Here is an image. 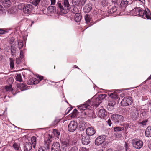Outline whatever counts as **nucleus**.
Masks as SVG:
<instances>
[{
  "instance_id": "ddd939ff",
  "label": "nucleus",
  "mask_w": 151,
  "mask_h": 151,
  "mask_svg": "<svg viewBox=\"0 0 151 151\" xmlns=\"http://www.w3.org/2000/svg\"><path fill=\"white\" fill-rule=\"evenodd\" d=\"M90 100L91 101L92 106L95 108H96L101 103V101L97 100V97H94Z\"/></svg>"
},
{
  "instance_id": "a19ab883",
  "label": "nucleus",
  "mask_w": 151,
  "mask_h": 151,
  "mask_svg": "<svg viewBox=\"0 0 151 151\" xmlns=\"http://www.w3.org/2000/svg\"><path fill=\"white\" fill-rule=\"evenodd\" d=\"M60 119L58 118H56L54 121L52 123V124L53 126L56 125L60 121Z\"/></svg>"
},
{
  "instance_id": "49530a36",
  "label": "nucleus",
  "mask_w": 151,
  "mask_h": 151,
  "mask_svg": "<svg viewBox=\"0 0 151 151\" xmlns=\"http://www.w3.org/2000/svg\"><path fill=\"white\" fill-rule=\"evenodd\" d=\"M148 122V120L147 119H146L145 120L143 121L142 122H141L142 124L143 125H145L146 123Z\"/></svg>"
},
{
  "instance_id": "79ce46f5",
  "label": "nucleus",
  "mask_w": 151,
  "mask_h": 151,
  "mask_svg": "<svg viewBox=\"0 0 151 151\" xmlns=\"http://www.w3.org/2000/svg\"><path fill=\"white\" fill-rule=\"evenodd\" d=\"M40 1L41 0H33L32 2V3L35 6H36L39 3Z\"/></svg>"
},
{
  "instance_id": "20e7f679",
  "label": "nucleus",
  "mask_w": 151,
  "mask_h": 151,
  "mask_svg": "<svg viewBox=\"0 0 151 151\" xmlns=\"http://www.w3.org/2000/svg\"><path fill=\"white\" fill-rule=\"evenodd\" d=\"M111 118L116 124L123 122L124 120V118L122 116L117 114H114L112 115Z\"/></svg>"
},
{
  "instance_id": "ea45409f",
  "label": "nucleus",
  "mask_w": 151,
  "mask_h": 151,
  "mask_svg": "<svg viewBox=\"0 0 151 151\" xmlns=\"http://www.w3.org/2000/svg\"><path fill=\"white\" fill-rule=\"evenodd\" d=\"M8 32V30L6 29H0V34L3 35Z\"/></svg>"
},
{
  "instance_id": "a211bd4d",
  "label": "nucleus",
  "mask_w": 151,
  "mask_h": 151,
  "mask_svg": "<svg viewBox=\"0 0 151 151\" xmlns=\"http://www.w3.org/2000/svg\"><path fill=\"white\" fill-rule=\"evenodd\" d=\"M86 0H72V3L73 5L78 6L79 4L83 5Z\"/></svg>"
},
{
  "instance_id": "cd10ccee",
  "label": "nucleus",
  "mask_w": 151,
  "mask_h": 151,
  "mask_svg": "<svg viewBox=\"0 0 151 151\" xmlns=\"http://www.w3.org/2000/svg\"><path fill=\"white\" fill-rule=\"evenodd\" d=\"M109 96L113 99H118L119 97L118 92L116 91L110 95Z\"/></svg>"
},
{
  "instance_id": "7ed1b4c3",
  "label": "nucleus",
  "mask_w": 151,
  "mask_h": 151,
  "mask_svg": "<svg viewBox=\"0 0 151 151\" xmlns=\"http://www.w3.org/2000/svg\"><path fill=\"white\" fill-rule=\"evenodd\" d=\"M133 102V100L131 97L127 96L124 97L121 102V104L123 106H126L131 105Z\"/></svg>"
},
{
  "instance_id": "f257e3e1",
  "label": "nucleus",
  "mask_w": 151,
  "mask_h": 151,
  "mask_svg": "<svg viewBox=\"0 0 151 151\" xmlns=\"http://www.w3.org/2000/svg\"><path fill=\"white\" fill-rule=\"evenodd\" d=\"M130 12L132 16L139 15L144 19H151V14L148 8L145 10H141L138 8H135Z\"/></svg>"
},
{
  "instance_id": "c85d7f7f",
  "label": "nucleus",
  "mask_w": 151,
  "mask_h": 151,
  "mask_svg": "<svg viewBox=\"0 0 151 151\" xmlns=\"http://www.w3.org/2000/svg\"><path fill=\"white\" fill-rule=\"evenodd\" d=\"M31 141L33 144V147L35 148V147L36 144V138L35 136L32 137L31 138Z\"/></svg>"
},
{
  "instance_id": "423d86ee",
  "label": "nucleus",
  "mask_w": 151,
  "mask_h": 151,
  "mask_svg": "<svg viewBox=\"0 0 151 151\" xmlns=\"http://www.w3.org/2000/svg\"><path fill=\"white\" fill-rule=\"evenodd\" d=\"M78 127V124L76 122L71 121L68 126V130L70 132H73L76 130Z\"/></svg>"
},
{
  "instance_id": "052dcab7",
  "label": "nucleus",
  "mask_w": 151,
  "mask_h": 151,
  "mask_svg": "<svg viewBox=\"0 0 151 151\" xmlns=\"http://www.w3.org/2000/svg\"><path fill=\"white\" fill-rule=\"evenodd\" d=\"M107 151H112V150L111 149H108L107 150Z\"/></svg>"
},
{
  "instance_id": "5701e85b",
  "label": "nucleus",
  "mask_w": 151,
  "mask_h": 151,
  "mask_svg": "<svg viewBox=\"0 0 151 151\" xmlns=\"http://www.w3.org/2000/svg\"><path fill=\"white\" fill-rule=\"evenodd\" d=\"M5 90L6 94L9 93H13V89L12 85L6 86L5 87Z\"/></svg>"
},
{
  "instance_id": "2eb2a0df",
  "label": "nucleus",
  "mask_w": 151,
  "mask_h": 151,
  "mask_svg": "<svg viewBox=\"0 0 151 151\" xmlns=\"http://www.w3.org/2000/svg\"><path fill=\"white\" fill-rule=\"evenodd\" d=\"M32 145L31 143L29 142H27L23 145L24 151H32Z\"/></svg>"
},
{
  "instance_id": "c756f323",
  "label": "nucleus",
  "mask_w": 151,
  "mask_h": 151,
  "mask_svg": "<svg viewBox=\"0 0 151 151\" xmlns=\"http://www.w3.org/2000/svg\"><path fill=\"white\" fill-rule=\"evenodd\" d=\"M106 96V95L105 94H101L98 97H97V100L101 101L104 99Z\"/></svg>"
},
{
  "instance_id": "f8f14e48",
  "label": "nucleus",
  "mask_w": 151,
  "mask_h": 151,
  "mask_svg": "<svg viewBox=\"0 0 151 151\" xmlns=\"http://www.w3.org/2000/svg\"><path fill=\"white\" fill-rule=\"evenodd\" d=\"M106 138L105 135L100 136L96 138L95 141V144L96 145H99L102 144Z\"/></svg>"
},
{
  "instance_id": "4be33fe9",
  "label": "nucleus",
  "mask_w": 151,
  "mask_h": 151,
  "mask_svg": "<svg viewBox=\"0 0 151 151\" xmlns=\"http://www.w3.org/2000/svg\"><path fill=\"white\" fill-rule=\"evenodd\" d=\"M0 1L5 8H8L10 5L11 2L10 0H0Z\"/></svg>"
},
{
  "instance_id": "774afa93",
  "label": "nucleus",
  "mask_w": 151,
  "mask_h": 151,
  "mask_svg": "<svg viewBox=\"0 0 151 151\" xmlns=\"http://www.w3.org/2000/svg\"><path fill=\"white\" fill-rule=\"evenodd\" d=\"M63 98H64V99H65V96H63Z\"/></svg>"
},
{
  "instance_id": "e2e57ef3",
  "label": "nucleus",
  "mask_w": 151,
  "mask_h": 151,
  "mask_svg": "<svg viewBox=\"0 0 151 151\" xmlns=\"http://www.w3.org/2000/svg\"><path fill=\"white\" fill-rule=\"evenodd\" d=\"M98 151H103V150L101 149H100L98 150Z\"/></svg>"
},
{
  "instance_id": "f03ea898",
  "label": "nucleus",
  "mask_w": 151,
  "mask_h": 151,
  "mask_svg": "<svg viewBox=\"0 0 151 151\" xmlns=\"http://www.w3.org/2000/svg\"><path fill=\"white\" fill-rule=\"evenodd\" d=\"M57 5L58 10H60L61 14L67 13L70 8L68 0H64L63 2L62 3L59 2Z\"/></svg>"
},
{
  "instance_id": "2f4dec72",
  "label": "nucleus",
  "mask_w": 151,
  "mask_h": 151,
  "mask_svg": "<svg viewBox=\"0 0 151 151\" xmlns=\"http://www.w3.org/2000/svg\"><path fill=\"white\" fill-rule=\"evenodd\" d=\"M116 104V102L113 100L109 101L107 106V108H109L110 107H113Z\"/></svg>"
},
{
  "instance_id": "bb28decb",
  "label": "nucleus",
  "mask_w": 151,
  "mask_h": 151,
  "mask_svg": "<svg viewBox=\"0 0 151 151\" xmlns=\"http://www.w3.org/2000/svg\"><path fill=\"white\" fill-rule=\"evenodd\" d=\"M85 19L86 22L87 24L92 22V20L91 18L89 15L86 14L85 16Z\"/></svg>"
},
{
  "instance_id": "09e8293b",
  "label": "nucleus",
  "mask_w": 151,
  "mask_h": 151,
  "mask_svg": "<svg viewBox=\"0 0 151 151\" xmlns=\"http://www.w3.org/2000/svg\"><path fill=\"white\" fill-rule=\"evenodd\" d=\"M20 57L21 58H23V52L22 51H20Z\"/></svg>"
},
{
  "instance_id": "1a4fd4ad",
  "label": "nucleus",
  "mask_w": 151,
  "mask_h": 151,
  "mask_svg": "<svg viewBox=\"0 0 151 151\" xmlns=\"http://www.w3.org/2000/svg\"><path fill=\"white\" fill-rule=\"evenodd\" d=\"M132 144L133 147L137 149H140L143 145V142L139 139L133 140Z\"/></svg>"
},
{
  "instance_id": "7c9ffc66",
  "label": "nucleus",
  "mask_w": 151,
  "mask_h": 151,
  "mask_svg": "<svg viewBox=\"0 0 151 151\" xmlns=\"http://www.w3.org/2000/svg\"><path fill=\"white\" fill-rule=\"evenodd\" d=\"M148 114V113L146 109H142L141 111L140 115L141 116L145 117H146Z\"/></svg>"
},
{
  "instance_id": "c9c22d12",
  "label": "nucleus",
  "mask_w": 151,
  "mask_h": 151,
  "mask_svg": "<svg viewBox=\"0 0 151 151\" xmlns=\"http://www.w3.org/2000/svg\"><path fill=\"white\" fill-rule=\"evenodd\" d=\"M53 134L56 137H58V136H59L60 134V132H59L58 131V130L56 129H53Z\"/></svg>"
},
{
  "instance_id": "72a5a7b5",
  "label": "nucleus",
  "mask_w": 151,
  "mask_h": 151,
  "mask_svg": "<svg viewBox=\"0 0 151 151\" xmlns=\"http://www.w3.org/2000/svg\"><path fill=\"white\" fill-rule=\"evenodd\" d=\"M77 113V110L76 109H75L73 111L71 114V116L73 118L76 117L78 114Z\"/></svg>"
},
{
  "instance_id": "9b49d317",
  "label": "nucleus",
  "mask_w": 151,
  "mask_h": 151,
  "mask_svg": "<svg viewBox=\"0 0 151 151\" xmlns=\"http://www.w3.org/2000/svg\"><path fill=\"white\" fill-rule=\"evenodd\" d=\"M73 12L74 14H76L75 17V20L77 22H79L81 20V16L79 13H78V11L77 9L75 7H73Z\"/></svg>"
},
{
  "instance_id": "aec40b11",
  "label": "nucleus",
  "mask_w": 151,
  "mask_h": 151,
  "mask_svg": "<svg viewBox=\"0 0 151 151\" xmlns=\"http://www.w3.org/2000/svg\"><path fill=\"white\" fill-rule=\"evenodd\" d=\"M81 141L83 144L87 145L90 142V138L88 137H86V136L82 135Z\"/></svg>"
},
{
  "instance_id": "8fccbe9b",
  "label": "nucleus",
  "mask_w": 151,
  "mask_h": 151,
  "mask_svg": "<svg viewBox=\"0 0 151 151\" xmlns=\"http://www.w3.org/2000/svg\"><path fill=\"white\" fill-rule=\"evenodd\" d=\"M51 5H54L55 3L56 0H50Z\"/></svg>"
},
{
  "instance_id": "e433bc0d",
  "label": "nucleus",
  "mask_w": 151,
  "mask_h": 151,
  "mask_svg": "<svg viewBox=\"0 0 151 151\" xmlns=\"http://www.w3.org/2000/svg\"><path fill=\"white\" fill-rule=\"evenodd\" d=\"M117 9V7L115 6L110 9L109 11V13L111 14L114 13L115 12Z\"/></svg>"
},
{
  "instance_id": "4d7b16f0",
  "label": "nucleus",
  "mask_w": 151,
  "mask_h": 151,
  "mask_svg": "<svg viewBox=\"0 0 151 151\" xmlns=\"http://www.w3.org/2000/svg\"><path fill=\"white\" fill-rule=\"evenodd\" d=\"M74 68H77L79 69V68H78V67L76 65H74Z\"/></svg>"
},
{
  "instance_id": "3c124183",
  "label": "nucleus",
  "mask_w": 151,
  "mask_h": 151,
  "mask_svg": "<svg viewBox=\"0 0 151 151\" xmlns=\"http://www.w3.org/2000/svg\"><path fill=\"white\" fill-rule=\"evenodd\" d=\"M14 40L13 38H12V39H10L9 42V43L10 44H12L14 42Z\"/></svg>"
},
{
  "instance_id": "f704fd0d",
  "label": "nucleus",
  "mask_w": 151,
  "mask_h": 151,
  "mask_svg": "<svg viewBox=\"0 0 151 151\" xmlns=\"http://www.w3.org/2000/svg\"><path fill=\"white\" fill-rule=\"evenodd\" d=\"M11 54L12 55H14L16 53V48L14 46H12L11 47Z\"/></svg>"
},
{
  "instance_id": "473e14b6",
  "label": "nucleus",
  "mask_w": 151,
  "mask_h": 151,
  "mask_svg": "<svg viewBox=\"0 0 151 151\" xmlns=\"http://www.w3.org/2000/svg\"><path fill=\"white\" fill-rule=\"evenodd\" d=\"M128 3L127 0H122L120 3V5L122 6H126Z\"/></svg>"
},
{
  "instance_id": "13d9d810",
  "label": "nucleus",
  "mask_w": 151,
  "mask_h": 151,
  "mask_svg": "<svg viewBox=\"0 0 151 151\" xmlns=\"http://www.w3.org/2000/svg\"><path fill=\"white\" fill-rule=\"evenodd\" d=\"M150 79H151V75L149 76V77L147 78V80Z\"/></svg>"
},
{
  "instance_id": "b1692460",
  "label": "nucleus",
  "mask_w": 151,
  "mask_h": 151,
  "mask_svg": "<svg viewBox=\"0 0 151 151\" xmlns=\"http://www.w3.org/2000/svg\"><path fill=\"white\" fill-rule=\"evenodd\" d=\"M145 135L147 137H151V126H148L146 129Z\"/></svg>"
},
{
  "instance_id": "864d4df0",
  "label": "nucleus",
  "mask_w": 151,
  "mask_h": 151,
  "mask_svg": "<svg viewBox=\"0 0 151 151\" xmlns=\"http://www.w3.org/2000/svg\"><path fill=\"white\" fill-rule=\"evenodd\" d=\"M148 147L151 150V141L149 142L148 144Z\"/></svg>"
},
{
  "instance_id": "bf43d9fd",
  "label": "nucleus",
  "mask_w": 151,
  "mask_h": 151,
  "mask_svg": "<svg viewBox=\"0 0 151 151\" xmlns=\"http://www.w3.org/2000/svg\"><path fill=\"white\" fill-rule=\"evenodd\" d=\"M82 150L83 151H86V148H82Z\"/></svg>"
},
{
  "instance_id": "a878e982",
  "label": "nucleus",
  "mask_w": 151,
  "mask_h": 151,
  "mask_svg": "<svg viewBox=\"0 0 151 151\" xmlns=\"http://www.w3.org/2000/svg\"><path fill=\"white\" fill-rule=\"evenodd\" d=\"M26 85L22 83H19L17 84V87L20 89L21 90H27L26 88Z\"/></svg>"
},
{
  "instance_id": "6e6d98bb",
  "label": "nucleus",
  "mask_w": 151,
  "mask_h": 151,
  "mask_svg": "<svg viewBox=\"0 0 151 151\" xmlns=\"http://www.w3.org/2000/svg\"><path fill=\"white\" fill-rule=\"evenodd\" d=\"M139 1H141L143 4L145 2V0H138Z\"/></svg>"
},
{
  "instance_id": "6e6552de",
  "label": "nucleus",
  "mask_w": 151,
  "mask_h": 151,
  "mask_svg": "<svg viewBox=\"0 0 151 151\" xmlns=\"http://www.w3.org/2000/svg\"><path fill=\"white\" fill-rule=\"evenodd\" d=\"M37 77L39 78L40 81L35 78H33L32 79L29 80L27 82L28 84L33 85L37 84L40 81H41L43 78V76L39 75L37 76Z\"/></svg>"
},
{
  "instance_id": "9d476101",
  "label": "nucleus",
  "mask_w": 151,
  "mask_h": 151,
  "mask_svg": "<svg viewBox=\"0 0 151 151\" xmlns=\"http://www.w3.org/2000/svg\"><path fill=\"white\" fill-rule=\"evenodd\" d=\"M91 106L92 105L90 100H88L86 101L85 104H82L78 107L80 110H84L87 109H89Z\"/></svg>"
},
{
  "instance_id": "5fc2aeb1",
  "label": "nucleus",
  "mask_w": 151,
  "mask_h": 151,
  "mask_svg": "<svg viewBox=\"0 0 151 151\" xmlns=\"http://www.w3.org/2000/svg\"><path fill=\"white\" fill-rule=\"evenodd\" d=\"M112 2L114 3H116L117 2L118 0H111Z\"/></svg>"
},
{
  "instance_id": "69168bd1",
  "label": "nucleus",
  "mask_w": 151,
  "mask_h": 151,
  "mask_svg": "<svg viewBox=\"0 0 151 151\" xmlns=\"http://www.w3.org/2000/svg\"><path fill=\"white\" fill-rule=\"evenodd\" d=\"M106 4L105 3H104V5H105H105H106Z\"/></svg>"
},
{
  "instance_id": "0eeeda50",
  "label": "nucleus",
  "mask_w": 151,
  "mask_h": 151,
  "mask_svg": "<svg viewBox=\"0 0 151 151\" xmlns=\"http://www.w3.org/2000/svg\"><path fill=\"white\" fill-rule=\"evenodd\" d=\"M51 141L49 138L45 140V145L46 147H40L38 149V151H47L50 148Z\"/></svg>"
},
{
  "instance_id": "a18cd8bd",
  "label": "nucleus",
  "mask_w": 151,
  "mask_h": 151,
  "mask_svg": "<svg viewBox=\"0 0 151 151\" xmlns=\"http://www.w3.org/2000/svg\"><path fill=\"white\" fill-rule=\"evenodd\" d=\"M4 8L2 6L0 5V14H2L4 11Z\"/></svg>"
},
{
  "instance_id": "c03bdc74",
  "label": "nucleus",
  "mask_w": 151,
  "mask_h": 151,
  "mask_svg": "<svg viewBox=\"0 0 151 151\" xmlns=\"http://www.w3.org/2000/svg\"><path fill=\"white\" fill-rule=\"evenodd\" d=\"M22 58L19 57L16 59V62L17 64H19L21 62V59Z\"/></svg>"
},
{
  "instance_id": "f3484780",
  "label": "nucleus",
  "mask_w": 151,
  "mask_h": 151,
  "mask_svg": "<svg viewBox=\"0 0 151 151\" xmlns=\"http://www.w3.org/2000/svg\"><path fill=\"white\" fill-rule=\"evenodd\" d=\"M107 115L106 111L104 109H101L99 111L98 115L101 118H104Z\"/></svg>"
},
{
  "instance_id": "393cba45",
  "label": "nucleus",
  "mask_w": 151,
  "mask_h": 151,
  "mask_svg": "<svg viewBox=\"0 0 151 151\" xmlns=\"http://www.w3.org/2000/svg\"><path fill=\"white\" fill-rule=\"evenodd\" d=\"M13 147L16 151H21L20 144L19 143H14L13 145Z\"/></svg>"
},
{
  "instance_id": "603ef678",
  "label": "nucleus",
  "mask_w": 151,
  "mask_h": 151,
  "mask_svg": "<svg viewBox=\"0 0 151 151\" xmlns=\"http://www.w3.org/2000/svg\"><path fill=\"white\" fill-rule=\"evenodd\" d=\"M72 108H71V107H70V108H67V110H66V112L67 113V114H68L69 112L72 109Z\"/></svg>"
},
{
  "instance_id": "680f3d73",
  "label": "nucleus",
  "mask_w": 151,
  "mask_h": 151,
  "mask_svg": "<svg viewBox=\"0 0 151 151\" xmlns=\"http://www.w3.org/2000/svg\"><path fill=\"white\" fill-rule=\"evenodd\" d=\"M104 1L106 2V1L105 0H103L102 1V3H103Z\"/></svg>"
},
{
  "instance_id": "412c9836",
  "label": "nucleus",
  "mask_w": 151,
  "mask_h": 151,
  "mask_svg": "<svg viewBox=\"0 0 151 151\" xmlns=\"http://www.w3.org/2000/svg\"><path fill=\"white\" fill-rule=\"evenodd\" d=\"M92 9V4L91 3H88L86 4L83 8V12L86 13H88Z\"/></svg>"
},
{
  "instance_id": "4468645a",
  "label": "nucleus",
  "mask_w": 151,
  "mask_h": 151,
  "mask_svg": "<svg viewBox=\"0 0 151 151\" xmlns=\"http://www.w3.org/2000/svg\"><path fill=\"white\" fill-rule=\"evenodd\" d=\"M96 131L92 127H90L86 128V133L89 136L93 135L95 134Z\"/></svg>"
},
{
  "instance_id": "39448f33",
  "label": "nucleus",
  "mask_w": 151,
  "mask_h": 151,
  "mask_svg": "<svg viewBox=\"0 0 151 151\" xmlns=\"http://www.w3.org/2000/svg\"><path fill=\"white\" fill-rule=\"evenodd\" d=\"M22 10L25 14H29L32 12L34 9L32 5L30 4H27L24 5Z\"/></svg>"
},
{
  "instance_id": "4c0bfd02",
  "label": "nucleus",
  "mask_w": 151,
  "mask_h": 151,
  "mask_svg": "<svg viewBox=\"0 0 151 151\" xmlns=\"http://www.w3.org/2000/svg\"><path fill=\"white\" fill-rule=\"evenodd\" d=\"M16 78L17 81L21 82L22 80V78L20 74H17L16 76Z\"/></svg>"
},
{
  "instance_id": "37998d69",
  "label": "nucleus",
  "mask_w": 151,
  "mask_h": 151,
  "mask_svg": "<svg viewBox=\"0 0 151 151\" xmlns=\"http://www.w3.org/2000/svg\"><path fill=\"white\" fill-rule=\"evenodd\" d=\"M14 60L12 59H10V65L11 68H13L14 67Z\"/></svg>"
},
{
  "instance_id": "58836bf2",
  "label": "nucleus",
  "mask_w": 151,
  "mask_h": 151,
  "mask_svg": "<svg viewBox=\"0 0 151 151\" xmlns=\"http://www.w3.org/2000/svg\"><path fill=\"white\" fill-rule=\"evenodd\" d=\"M124 130V128L122 127H115L114 128V131H120Z\"/></svg>"
},
{
  "instance_id": "de8ad7c7",
  "label": "nucleus",
  "mask_w": 151,
  "mask_h": 151,
  "mask_svg": "<svg viewBox=\"0 0 151 151\" xmlns=\"http://www.w3.org/2000/svg\"><path fill=\"white\" fill-rule=\"evenodd\" d=\"M107 122L109 126H111L112 124V123L110 119H109Z\"/></svg>"
},
{
  "instance_id": "0e129e2a",
  "label": "nucleus",
  "mask_w": 151,
  "mask_h": 151,
  "mask_svg": "<svg viewBox=\"0 0 151 151\" xmlns=\"http://www.w3.org/2000/svg\"><path fill=\"white\" fill-rule=\"evenodd\" d=\"M22 5V4H19V6H21V5Z\"/></svg>"
},
{
  "instance_id": "338daca9",
  "label": "nucleus",
  "mask_w": 151,
  "mask_h": 151,
  "mask_svg": "<svg viewBox=\"0 0 151 151\" xmlns=\"http://www.w3.org/2000/svg\"><path fill=\"white\" fill-rule=\"evenodd\" d=\"M92 24H91L90 25H89V26H91L92 25Z\"/></svg>"
},
{
  "instance_id": "dca6fc26",
  "label": "nucleus",
  "mask_w": 151,
  "mask_h": 151,
  "mask_svg": "<svg viewBox=\"0 0 151 151\" xmlns=\"http://www.w3.org/2000/svg\"><path fill=\"white\" fill-rule=\"evenodd\" d=\"M60 145L58 142H54L51 148V151H60Z\"/></svg>"
},
{
  "instance_id": "6ab92c4d",
  "label": "nucleus",
  "mask_w": 151,
  "mask_h": 151,
  "mask_svg": "<svg viewBox=\"0 0 151 151\" xmlns=\"http://www.w3.org/2000/svg\"><path fill=\"white\" fill-rule=\"evenodd\" d=\"M61 144L63 147L65 148L63 149V151H66V148L69 146V141L68 139H65L63 140L61 142Z\"/></svg>"
}]
</instances>
